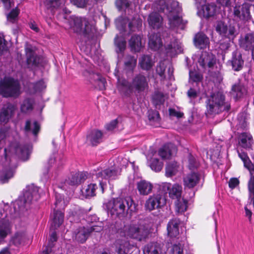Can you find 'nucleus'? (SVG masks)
<instances>
[{"mask_svg": "<svg viewBox=\"0 0 254 254\" xmlns=\"http://www.w3.org/2000/svg\"><path fill=\"white\" fill-rule=\"evenodd\" d=\"M171 252L172 254H189L188 251L180 244L174 245Z\"/></svg>", "mask_w": 254, "mask_h": 254, "instance_id": "obj_59", "label": "nucleus"}, {"mask_svg": "<svg viewBox=\"0 0 254 254\" xmlns=\"http://www.w3.org/2000/svg\"><path fill=\"white\" fill-rule=\"evenodd\" d=\"M194 42L196 47L199 49H204L209 44V38L203 33H198L194 38Z\"/></svg>", "mask_w": 254, "mask_h": 254, "instance_id": "obj_32", "label": "nucleus"}, {"mask_svg": "<svg viewBox=\"0 0 254 254\" xmlns=\"http://www.w3.org/2000/svg\"><path fill=\"white\" fill-rule=\"evenodd\" d=\"M250 7L251 5L246 2L241 5H236L233 8L234 17L240 20H250L251 18Z\"/></svg>", "mask_w": 254, "mask_h": 254, "instance_id": "obj_10", "label": "nucleus"}, {"mask_svg": "<svg viewBox=\"0 0 254 254\" xmlns=\"http://www.w3.org/2000/svg\"><path fill=\"white\" fill-rule=\"evenodd\" d=\"M20 85L17 80L5 77L0 81V94L4 97H17L20 94Z\"/></svg>", "mask_w": 254, "mask_h": 254, "instance_id": "obj_7", "label": "nucleus"}, {"mask_svg": "<svg viewBox=\"0 0 254 254\" xmlns=\"http://www.w3.org/2000/svg\"><path fill=\"white\" fill-rule=\"evenodd\" d=\"M150 166L152 170L155 172H159L163 168V163L159 161L158 159L152 158L151 160Z\"/></svg>", "mask_w": 254, "mask_h": 254, "instance_id": "obj_57", "label": "nucleus"}, {"mask_svg": "<svg viewBox=\"0 0 254 254\" xmlns=\"http://www.w3.org/2000/svg\"><path fill=\"white\" fill-rule=\"evenodd\" d=\"M167 5L165 0H156L155 2V7L160 12L164 11L165 9H167Z\"/></svg>", "mask_w": 254, "mask_h": 254, "instance_id": "obj_61", "label": "nucleus"}, {"mask_svg": "<svg viewBox=\"0 0 254 254\" xmlns=\"http://www.w3.org/2000/svg\"><path fill=\"white\" fill-rule=\"evenodd\" d=\"M199 166V163L194 156L189 154L188 158V166L190 170L196 169Z\"/></svg>", "mask_w": 254, "mask_h": 254, "instance_id": "obj_55", "label": "nucleus"}, {"mask_svg": "<svg viewBox=\"0 0 254 254\" xmlns=\"http://www.w3.org/2000/svg\"><path fill=\"white\" fill-rule=\"evenodd\" d=\"M66 0H44V4L45 7L52 11L64 4Z\"/></svg>", "mask_w": 254, "mask_h": 254, "instance_id": "obj_39", "label": "nucleus"}, {"mask_svg": "<svg viewBox=\"0 0 254 254\" xmlns=\"http://www.w3.org/2000/svg\"><path fill=\"white\" fill-rule=\"evenodd\" d=\"M152 100L154 105L157 108V106L163 104L164 102L165 99L163 94L159 92H155L153 96Z\"/></svg>", "mask_w": 254, "mask_h": 254, "instance_id": "obj_56", "label": "nucleus"}, {"mask_svg": "<svg viewBox=\"0 0 254 254\" xmlns=\"http://www.w3.org/2000/svg\"><path fill=\"white\" fill-rule=\"evenodd\" d=\"M198 62L204 69L212 68L216 64V59L213 54L204 52L201 53Z\"/></svg>", "mask_w": 254, "mask_h": 254, "instance_id": "obj_14", "label": "nucleus"}, {"mask_svg": "<svg viewBox=\"0 0 254 254\" xmlns=\"http://www.w3.org/2000/svg\"><path fill=\"white\" fill-rule=\"evenodd\" d=\"M114 245L118 254H130L134 247L133 244L131 243L125 236L117 238Z\"/></svg>", "mask_w": 254, "mask_h": 254, "instance_id": "obj_8", "label": "nucleus"}, {"mask_svg": "<svg viewBox=\"0 0 254 254\" xmlns=\"http://www.w3.org/2000/svg\"><path fill=\"white\" fill-rule=\"evenodd\" d=\"M117 87L121 94L127 96L131 93L133 90L140 93L148 88V78L142 73L136 74L132 78L131 82H129L125 78L118 76Z\"/></svg>", "mask_w": 254, "mask_h": 254, "instance_id": "obj_1", "label": "nucleus"}, {"mask_svg": "<svg viewBox=\"0 0 254 254\" xmlns=\"http://www.w3.org/2000/svg\"><path fill=\"white\" fill-rule=\"evenodd\" d=\"M215 28L216 32L223 37L233 39L236 35L235 28L231 25L228 26L223 21H217Z\"/></svg>", "mask_w": 254, "mask_h": 254, "instance_id": "obj_9", "label": "nucleus"}, {"mask_svg": "<svg viewBox=\"0 0 254 254\" xmlns=\"http://www.w3.org/2000/svg\"><path fill=\"white\" fill-rule=\"evenodd\" d=\"M114 44L117 53H122L125 51L126 47V41L123 37H119L117 35L114 39Z\"/></svg>", "mask_w": 254, "mask_h": 254, "instance_id": "obj_45", "label": "nucleus"}, {"mask_svg": "<svg viewBox=\"0 0 254 254\" xmlns=\"http://www.w3.org/2000/svg\"><path fill=\"white\" fill-rule=\"evenodd\" d=\"M87 179V173L85 172H77L72 173L66 179L65 185L78 186L83 183Z\"/></svg>", "mask_w": 254, "mask_h": 254, "instance_id": "obj_15", "label": "nucleus"}, {"mask_svg": "<svg viewBox=\"0 0 254 254\" xmlns=\"http://www.w3.org/2000/svg\"><path fill=\"white\" fill-rule=\"evenodd\" d=\"M161 248L158 243H150L145 245L143 251L144 254H159Z\"/></svg>", "mask_w": 254, "mask_h": 254, "instance_id": "obj_37", "label": "nucleus"}, {"mask_svg": "<svg viewBox=\"0 0 254 254\" xmlns=\"http://www.w3.org/2000/svg\"><path fill=\"white\" fill-rule=\"evenodd\" d=\"M165 203V198L162 195L160 194H153L150 196L146 200L145 208L146 210L151 211L163 206Z\"/></svg>", "mask_w": 254, "mask_h": 254, "instance_id": "obj_11", "label": "nucleus"}, {"mask_svg": "<svg viewBox=\"0 0 254 254\" xmlns=\"http://www.w3.org/2000/svg\"><path fill=\"white\" fill-rule=\"evenodd\" d=\"M163 187L169 190V196L173 199H179L181 198L182 187L179 184H175L172 185L170 183L164 184Z\"/></svg>", "mask_w": 254, "mask_h": 254, "instance_id": "obj_21", "label": "nucleus"}, {"mask_svg": "<svg viewBox=\"0 0 254 254\" xmlns=\"http://www.w3.org/2000/svg\"><path fill=\"white\" fill-rule=\"evenodd\" d=\"M206 103V114L209 115L218 114L223 111H228L231 105L228 102H225V96L221 91H217L207 97Z\"/></svg>", "mask_w": 254, "mask_h": 254, "instance_id": "obj_2", "label": "nucleus"}, {"mask_svg": "<svg viewBox=\"0 0 254 254\" xmlns=\"http://www.w3.org/2000/svg\"><path fill=\"white\" fill-rule=\"evenodd\" d=\"M228 63L232 66V68L235 71H238L242 69L244 61L242 58V54L238 50L232 52L231 59L229 60Z\"/></svg>", "mask_w": 254, "mask_h": 254, "instance_id": "obj_13", "label": "nucleus"}, {"mask_svg": "<svg viewBox=\"0 0 254 254\" xmlns=\"http://www.w3.org/2000/svg\"><path fill=\"white\" fill-rule=\"evenodd\" d=\"M240 46L246 50H249L254 47V32L245 35L240 41Z\"/></svg>", "mask_w": 254, "mask_h": 254, "instance_id": "obj_33", "label": "nucleus"}, {"mask_svg": "<svg viewBox=\"0 0 254 254\" xmlns=\"http://www.w3.org/2000/svg\"><path fill=\"white\" fill-rule=\"evenodd\" d=\"M169 24L172 28H177L184 29L187 21L182 19V16L180 14L168 15Z\"/></svg>", "mask_w": 254, "mask_h": 254, "instance_id": "obj_22", "label": "nucleus"}, {"mask_svg": "<svg viewBox=\"0 0 254 254\" xmlns=\"http://www.w3.org/2000/svg\"><path fill=\"white\" fill-rule=\"evenodd\" d=\"M180 219L174 218L170 220L167 224L168 234L170 237H176L179 234V226Z\"/></svg>", "mask_w": 254, "mask_h": 254, "instance_id": "obj_28", "label": "nucleus"}, {"mask_svg": "<svg viewBox=\"0 0 254 254\" xmlns=\"http://www.w3.org/2000/svg\"><path fill=\"white\" fill-rule=\"evenodd\" d=\"M121 233L127 238L141 241L147 236L148 230L141 220H133L125 225Z\"/></svg>", "mask_w": 254, "mask_h": 254, "instance_id": "obj_6", "label": "nucleus"}, {"mask_svg": "<svg viewBox=\"0 0 254 254\" xmlns=\"http://www.w3.org/2000/svg\"><path fill=\"white\" fill-rule=\"evenodd\" d=\"M14 170L11 168H5L0 175V181L2 183H7L14 176Z\"/></svg>", "mask_w": 254, "mask_h": 254, "instance_id": "obj_44", "label": "nucleus"}, {"mask_svg": "<svg viewBox=\"0 0 254 254\" xmlns=\"http://www.w3.org/2000/svg\"><path fill=\"white\" fill-rule=\"evenodd\" d=\"M64 214L61 211L54 209V218L53 220L52 227L56 229L62 225L64 221Z\"/></svg>", "mask_w": 254, "mask_h": 254, "instance_id": "obj_43", "label": "nucleus"}, {"mask_svg": "<svg viewBox=\"0 0 254 254\" xmlns=\"http://www.w3.org/2000/svg\"><path fill=\"white\" fill-rule=\"evenodd\" d=\"M167 10L170 14H180L182 13V9L180 5L179 2L176 0L172 1L167 6Z\"/></svg>", "mask_w": 254, "mask_h": 254, "instance_id": "obj_42", "label": "nucleus"}, {"mask_svg": "<svg viewBox=\"0 0 254 254\" xmlns=\"http://www.w3.org/2000/svg\"><path fill=\"white\" fill-rule=\"evenodd\" d=\"M102 132L98 129H94L87 134L86 142L92 146H96L102 141Z\"/></svg>", "mask_w": 254, "mask_h": 254, "instance_id": "obj_20", "label": "nucleus"}, {"mask_svg": "<svg viewBox=\"0 0 254 254\" xmlns=\"http://www.w3.org/2000/svg\"><path fill=\"white\" fill-rule=\"evenodd\" d=\"M34 49V48L30 45H27L25 48V53L28 65L37 66L40 63V58L39 56L36 55Z\"/></svg>", "mask_w": 254, "mask_h": 254, "instance_id": "obj_18", "label": "nucleus"}, {"mask_svg": "<svg viewBox=\"0 0 254 254\" xmlns=\"http://www.w3.org/2000/svg\"><path fill=\"white\" fill-rule=\"evenodd\" d=\"M178 165L177 162L173 161L169 162L166 167V175L167 177H171L176 174L178 171Z\"/></svg>", "mask_w": 254, "mask_h": 254, "instance_id": "obj_49", "label": "nucleus"}, {"mask_svg": "<svg viewBox=\"0 0 254 254\" xmlns=\"http://www.w3.org/2000/svg\"><path fill=\"white\" fill-rule=\"evenodd\" d=\"M162 17L156 12L151 13L148 18L149 24L153 29H158L161 25Z\"/></svg>", "mask_w": 254, "mask_h": 254, "instance_id": "obj_36", "label": "nucleus"}, {"mask_svg": "<svg viewBox=\"0 0 254 254\" xmlns=\"http://www.w3.org/2000/svg\"><path fill=\"white\" fill-rule=\"evenodd\" d=\"M189 76L190 79L195 82H199L203 78L202 75L196 71H190Z\"/></svg>", "mask_w": 254, "mask_h": 254, "instance_id": "obj_60", "label": "nucleus"}, {"mask_svg": "<svg viewBox=\"0 0 254 254\" xmlns=\"http://www.w3.org/2000/svg\"><path fill=\"white\" fill-rule=\"evenodd\" d=\"M20 10L17 6L13 8L6 15L7 20L14 23L18 20V16L19 14Z\"/></svg>", "mask_w": 254, "mask_h": 254, "instance_id": "obj_53", "label": "nucleus"}, {"mask_svg": "<svg viewBox=\"0 0 254 254\" xmlns=\"http://www.w3.org/2000/svg\"><path fill=\"white\" fill-rule=\"evenodd\" d=\"M165 50L168 56L173 57L181 53L182 48L178 41L174 39L165 46Z\"/></svg>", "mask_w": 254, "mask_h": 254, "instance_id": "obj_26", "label": "nucleus"}, {"mask_svg": "<svg viewBox=\"0 0 254 254\" xmlns=\"http://www.w3.org/2000/svg\"><path fill=\"white\" fill-rule=\"evenodd\" d=\"M166 65L164 62L161 61L157 65L156 68V73L161 77L162 79H165V71L166 70Z\"/></svg>", "mask_w": 254, "mask_h": 254, "instance_id": "obj_58", "label": "nucleus"}, {"mask_svg": "<svg viewBox=\"0 0 254 254\" xmlns=\"http://www.w3.org/2000/svg\"><path fill=\"white\" fill-rule=\"evenodd\" d=\"M15 110V106L11 104H7L3 106L0 112V122L6 124L14 115Z\"/></svg>", "mask_w": 254, "mask_h": 254, "instance_id": "obj_17", "label": "nucleus"}, {"mask_svg": "<svg viewBox=\"0 0 254 254\" xmlns=\"http://www.w3.org/2000/svg\"><path fill=\"white\" fill-rule=\"evenodd\" d=\"M139 0H116V5L119 10H132L139 3Z\"/></svg>", "mask_w": 254, "mask_h": 254, "instance_id": "obj_29", "label": "nucleus"}, {"mask_svg": "<svg viewBox=\"0 0 254 254\" xmlns=\"http://www.w3.org/2000/svg\"><path fill=\"white\" fill-rule=\"evenodd\" d=\"M199 93L198 89L190 88L187 92V95L190 99L192 100L196 98Z\"/></svg>", "mask_w": 254, "mask_h": 254, "instance_id": "obj_64", "label": "nucleus"}, {"mask_svg": "<svg viewBox=\"0 0 254 254\" xmlns=\"http://www.w3.org/2000/svg\"><path fill=\"white\" fill-rule=\"evenodd\" d=\"M239 144L243 148H251L253 144L252 136L246 132L241 133L239 136Z\"/></svg>", "mask_w": 254, "mask_h": 254, "instance_id": "obj_34", "label": "nucleus"}, {"mask_svg": "<svg viewBox=\"0 0 254 254\" xmlns=\"http://www.w3.org/2000/svg\"><path fill=\"white\" fill-rule=\"evenodd\" d=\"M93 75L95 77V80H96V82L93 86L101 90L105 89V85L107 83L105 78L100 74H93Z\"/></svg>", "mask_w": 254, "mask_h": 254, "instance_id": "obj_52", "label": "nucleus"}, {"mask_svg": "<svg viewBox=\"0 0 254 254\" xmlns=\"http://www.w3.org/2000/svg\"><path fill=\"white\" fill-rule=\"evenodd\" d=\"M148 45L150 49L156 51L162 46L161 37L157 34H153L149 37Z\"/></svg>", "mask_w": 254, "mask_h": 254, "instance_id": "obj_35", "label": "nucleus"}, {"mask_svg": "<svg viewBox=\"0 0 254 254\" xmlns=\"http://www.w3.org/2000/svg\"><path fill=\"white\" fill-rule=\"evenodd\" d=\"M125 19L123 17H119L115 20L117 28L120 30H124L126 27Z\"/></svg>", "mask_w": 254, "mask_h": 254, "instance_id": "obj_62", "label": "nucleus"}, {"mask_svg": "<svg viewBox=\"0 0 254 254\" xmlns=\"http://www.w3.org/2000/svg\"><path fill=\"white\" fill-rule=\"evenodd\" d=\"M155 63L154 61L152 59V57L149 55H143L138 60V66L146 71L149 70Z\"/></svg>", "mask_w": 254, "mask_h": 254, "instance_id": "obj_25", "label": "nucleus"}, {"mask_svg": "<svg viewBox=\"0 0 254 254\" xmlns=\"http://www.w3.org/2000/svg\"><path fill=\"white\" fill-rule=\"evenodd\" d=\"M188 201L180 198L177 199L176 202V211L177 213H182L186 211L187 209Z\"/></svg>", "mask_w": 254, "mask_h": 254, "instance_id": "obj_48", "label": "nucleus"}, {"mask_svg": "<svg viewBox=\"0 0 254 254\" xmlns=\"http://www.w3.org/2000/svg\"><path fill=\"white\" fill-rule=\"evenodd\" d=\"M200 177V175L196 172L187 174L183 178L184 186L189 189L194 188L199 183Z\"/></svg>", "mask_w": 254, "mask_h": 254, "instance_id": "obj_19", "label": "nucleus"}, {"mask_svg": "<svg viewBox=\"0 0 254 254\" xmlns=\"http://www.w3.org/2000/svg\"><path fill=\"white\" fill-rule=\"evenodd\" d=\"M8 217V214L5 212L4 209L0 210V241L5 238L10 232V224L7 218Z\"/></svg>", "mask_w": 254, "mask_h": 254, "instance_id": "obj_12", "label": "nucleus"}, {"mask_svg": "<svg viewBox=\"0 0 254 254\" xmlns=\"http://www.w3.org/2000/svg\"><path fill=\"white\" fill-rule=\"evenodd\" d=\"M4 9L9 10L11 8L14 7L15 0H0Z\"/></svg>", "mask_w": 254, "mask_h": 254, "instance_id": "obj_63", "label": "nucleus"}, {"mask_svg": "<svg viewBox=\"0 0 254 254\" xmlns=\"http://www.w3.org/2000/svg\"><path fill=\"white\" fill-rule=\"evenodd\" d=\"M108 209L113 215L124 216L136 210L135 204L130 197L114 198L107 203Z\"/></svg>", "mask_w": 254, "mask_h": 254, "instance_id": "obj_5", "label": "nucleus"}, {"mask_svg": "<svg viewBox=\"0 0 254 254\" xmlns=\"http://www.w3.org/2000/svg\"><path fill=\"white\" fill-rule=\"evenodd\" d=\"M137 64V58L131 55L127 56L124 60L125 69L132 72Z\"/></svg>", "mask_w": 254, "mask_h": 254, "instance_id": "obj_38", "label": "nucleus"}, {"mask_svg": "<svg viewBox=\"0 0 254 254\" xmlns=\"http://www.w3.org/2000/svg\"><path fill=\"white\" fill-rule=\"evenodd\" d=\"M26 239V236L24 232H17L11 237L8 244L10 246L15 248V250L20 245L25 242Z\"/></svg>", "mask_w": 254, "mask_h": 254, "instance_id": "obj_23", "label": "nucleus"}, {"mask_svg": "<svg viewBox=\"0 0 254 254\" xmlns=\"http://www.w3.org/2000/svg\"><path fill=\"white\" fill-rule=\"evenodd\" d=\"M34 101L32 99H25L21 105L20 109L22 113H27L33 110Z\"/></svg>", "mask_w": 254, "mask_h": 254, "instance_id": "obj_50", "label": "nucleus"}, {"mask_svg": "<svg viewBox=\"0 0 254 254\" xmlns=\"http://www.w3.org/2000/svg\"><path fill=\"white\" fill-rule=\"evenodd\" d=\"M128 44L131 51L139 52L143 46L141 36L136 34L132 35L129 40Z\"/></svg>", "mask_w": 254, "mask_h": 254, "instance_id": "obj_31", "label": "nucleus"}, {"mask_svg": "<svg viewBox=\"0 0 254 254\" xmlns=\"http://www.w3.org/2000/svg\"><path fill=\"white\" fill-rule=\"evenodd\" d=\"M40 198L39 188L31 185L26 188L22 197L19 198L13 204L15 213L21 214L26 211L33 201H37Z\"/></svg>", "mask_w": 254, "mask_h": 254, "instance_id": "obj_4", "label": "nucleus"}, {"mask_svg": "<svg viewBox=\"0 0 254 254\" xmlns=\"http://www.w3.org/2000/svg\"><path fill=\"white\" fill-rule=\"evenodd\" d=\"M232 94L236 98L242 97L246 92L245 87L241 84H235L232 87Z\"/></svg>", "mask_w": 254, "mask_h": 254, "instance_id": "obj_47", "label": "nucleus"}, {"mask_svg": "<svg viewBox=\"0 0 254 254\" xmlns=\"http://www.w3.org/2000/svg\"><path fill=\"white\" fill-rule=\"evenodd\" d=\"M15 154L21 159L25 160L29 155L28 147L25 145H16L14 147Z\"/></svg>", "mask_w": 254, "mask_h": 254, "instance_id": "obj_41", "label": "nucleus"}, {"mask_svg": "<svg viewBox=\"0 0 254 254\" xmlns=\"http://www.w3.org/2000/svg\"><path fill=\"white\" fill-rule=\"evenodd\" d=\"M89 235L87 227H81L75 230L73 238L77 242L82 244L86 242Z\"/></svg>", "mask_w": 254, "mask_h": 254, "instance_id": "obj_27", "label": "nucleus"}, {"mask_svg": "<svg viewBox=\"0 0 254 254\" xmlns=\"http://www.w3.org/2000/svg\"><path fill=\"white\" fill-rule=\"evenodd\" d=\"M69 25L73 32L88 39H92L96 33L94 24L84 17H72L69 20Z\"/></svg>", "mask_w": 254, "mask_h": 254, "instance_id": "obj_3", "label": "nucleus"}, {"mask_svg": "<svg viewBox=\"0 0 254 254\" xmlns=\"http://www.w3.org/2000/svg\"><path fill=\"white\" fill-rule=\"evenodd\" d=\"M176 152L177 148L173 144L167 143L159 149L158 154L162 159H169Z\"/></svg>", "mask_w": 254, "mask_h": 254, "instance_id": "obj_24", "label": "nucleus"}, {"mask_svg": "<svg viewBox=\"0 0 254 254\" xmlns=\"http://www.w3.org/2000/svg\"><path fill=\"white\" fill-rule=\"evenodd\" d=\"M137 189L140 194L147 195L150 193L152 190V184L145 180H141L137 182Z\"/></svg>", "mask_w": 254, "mask_h": 254, "instance_id": "obj_30", "label": "nucleus"}, {"mask_svg": "<svg viewBox=\"0 0 254 254\" xmlns=\"http://www.w3.org/2000/svg\"><path fill=\"white\" fill-rule=\"evenodd\" d=\"M31 123L30 120L26 121L25 126L24 127L25 130L26 132H28L32 130L33 134L35 135H36L40 130V125L37 122L35 121L33 124L34 128L32 129H31Z\"/></svg>", "mask_w": 254, "mask_h": 254, "instance_id": "obj_54", "label": "nucleus"}, {"mask_svg": "<svg viewBox=\"0 0 254 254\" xmlns=\"http://www.w3.org/2000/svg\"><path fill=\"white\" fill-rule=\"evenodd\" d=\"M148 117L152 125L157 127L159 125L160 118L158 111L153 110L148 111Z\"/></svg>", "mask_w": 254, "mask_h": 254, "instance_id": "obj_46", "label": "nucleus"}, {"mask_svg": "<svg viewBox=\"0 0 254 254\" xmlns=\"http://www.w3.org/2000/svg\"><path fill=\"white\" fill-rule=\"evenodd\" d=\"M121 169L117 167L112 166L110 168L106 169L102 171L96 173V177L98 178L108 179H114L118 176L120 175Z\"/></svg>", "mask_w": 254, "mask_h": 254, "instance_id": "obj_16", "label": "nucleus"}, {"mask_svg": "<svg viewBox=\"0 0 254 254\" xmlns=\"http://www.w3.org/2000/svg\"><path fill=\"white\" fill-rule=\"evenodd\" d=\"M204 16L206 18L213 16L216 13V7L214 4H208L203 6Z\"/></svg>", "mask_w": 254, "mask_h": 254, "instance_id": "obj_51", "label": "nucleus"}, {"mask_svg": "<svg viewBox=\"0 0 254 254\" xmlns=\"http://www.w3.org/2000/svg\"><path fill=\"white\" fill-rule=\"evenodd\" d=\"M98 186L96 184L91 183L83 187L81 191L86 198H89L96 195V190Z\"/></svg>", "mask_w": 254, "mask_h": 254, "instance_id": "obj_40", "label": "nucleus"}]
</instances>
